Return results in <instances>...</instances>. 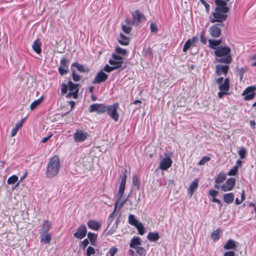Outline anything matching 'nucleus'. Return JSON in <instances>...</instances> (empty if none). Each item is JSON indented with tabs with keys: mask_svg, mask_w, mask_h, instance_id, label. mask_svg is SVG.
<instances>
[{
	"mask_svg": "<svg viewBox=\"0 0 256 256\" xmlns=\"http://www.w3.org/2000/svg\"><path fill=\"white\" fill-rule=\"evenodd\" d=\"M235 183L236 180L234 178H229L227 180L226 183H224L220 186V188L224 192L231 190L234 188Z\"/></svg>",
	"mask_w": 256,
	"mask_h": 256,
	"instance_id": "nucleus-14",
	"label": "nucleus"
},
{
	"mask_svg": "<svg viewBox=\"0 0 256 256\" xmlns=\"http://www.w3.org/2000/svg\"><path fill=\"white\" fill-rule=\"evenodd\" d=\"M24 119H22L19 122H17L16 124V126H14L15 128H17L18 130L22 126L23 122H24Z\"/></svg>",
	"mask_w": 256,
	"mask_h": 256,
	"instance_id": "nucleus-55",
	"label": "nucleus"
},
{
	"mask_svg": "<svg viewBox=\"0 0 256 256\" xmlns=\"http://www.w3.org/2000/svg\"><path fill=\"white\" fill-rule=\"evenodd\" d=\"M136 252L140 256H145L146 250L143 247H136Z\"/></svg>",
	"mask_w": 256,
	"mask_h": 256,
	"instance_id": "nucleus-43",
	"label": "nucleus"
},
{
	"mask_svg": "<svg viewBox=\"0 0 256 256\" xmlns=\"http://www.w3.org/2000/svg\"><path fill=\"white\" fill-rule=\"evenodd\" d=\"M150 30L152 32H156L158 30L157 26L154 23L150 24Z\"/></svg>",
	"mask_w": 256,
	"mask_h": 256,
	"instance_id": "nucleus-49",
	"label": "nucleus"
},
{
	"mask_svg": "<svg viewBox=\"0 0 256 256\" xmlns=\"http://www.w3.org/2000/svg\"><path fill=\"white\" fill-rule=\"evenodd\" d=\"M198 178L195 179L190 185L188 188V191L190 196H192L194 191L198 188Z\"/></svg>",
	"mask_w": 256,
	"mask_h": 256,
	"instance_id": "nucleus-22",
	"label": "nucleus"
},
{
	"mask_svg": "<svg viewBox=\"0 0 256 256\" xmlns=\"http://www.w3.org/2000/svg\"><path fill=\"white\" fill-rule=\"evenodd\" d=\"M246 154V151L244 148H241V160L244 158Z\"/></svg>",
	"mask_w": 256,
	"mask_h": 256,
	"instance_id": "nucleus-61",
	"label": "nucleus"
},
{
	"mask_svg": "<svg viewBox=\"0 0 256 256\" xmlns=\"http://www.w3.org/2000/svg\"><path fill=\"white\" fill-rule=\"evenodd\" d=\"M133 22H130L128 20H126V24H132L135 21H136V24L140 22V20L144 18V16L143 14L140 13V12L138 10H136L132 14Z\"/></svg>",
	"mask_w": 256,
	"mask_h": 256,
	"instance_id": "nucleus-18",
	"label": "nucleus"
},
{
	"mask_svg": "<svg viewBox=\"0 0 256 256\" xmlns=\"http://www.w3.org/2000/svg\"><path fill=\"white\" fill-rule=\"evenodd\" d=\"M226 174L224 172H220L215 179L214 188L219 189L221 186L220 184L223 182L226 179Z\"/></svg>",
	"mask_w": 256,
	"mask_h": 256,
	"instance_id": "nucleus-20",
	"label": "nucleus"
},
{
	"mask_svg": "<svg viewBox=\"0 0 256 256\" xmlns=\"http://www.w3.org/2000/svg\"><path fill=\"white\" fill-rule=\"evenodd\" d=\"M215 3L216 6L214 12L212 13L210 21L212 23L218 22V24H222L227 18L229 8L224 6V3L219 0H215Z\"/></svg>",
	"mask_w": 256,
	"mask_h": 256,
	"instance_id": "nucleus-1",
	"label": "nucleus"
},
{
	"mask_svg": "<svg viewBox=\"0 0 256 256\" xmlns=\"http://www.w3.org/2000/svg\"><path fill=\"white\" fill-rule=\"evenodd\" d=\"M128 223L133 226H136V224L139 222L135 218L134 215L132 214H130L128 216Z\"/></svg>",
	"mask_w": 256,
	"mask_h": 256,
	"instance_id": "nucleus-32",
	"label": "nucleus"
},
{
	"mask_svg": "<svg viewBox=\"0 0 256 256\" xmlns=\"http://www.w3.org/2000/svg\"><path fill=\"white\" fill-rule=\"evenodd\" d=\"M118 202H114V211L112 212L110 214V215L109 216V218H112L114 216V214L116 212V210L118 208Z\"/></svg>",
	"mask_w": 256,
	"mask_h": 256,
	"instance_id": "nucleus-50",
	"label": "nucleus"
},
{
	"mask_svg": "<svg viewBox=\"0 0 256 256\" xmlns=\"http://www.w3.org/2000/svg\"><path fill=\"white\" fill-rule=\"evenodd\" d=\"M70 60L66 58H62L60 61V66L58 68L59 73L61 76L68 74L69 72L68 65Z\"/></svg>",
	"mask_w": 256,
	"mask_h": 256,
	"instance_id": "nucleus-9",
	"label": "nucleus"
},
{
	"mask_svg": "<svg viewBox=\"0 0 256 256\" xmlns=\"http://www.w3.org/2000/svg\"><path fill=\"white\" fill-rule=\"evenodd\" d=\"M234 194L232 192L228 193L224 196V200L227 204H230L234 200Z\"/></svg>",
	"mask_w": 256,
	"mask_h": 256,
	"instance_id": "nucleus-28",
	"label": "nucleus"
},
{
	"mask_svg": "<svg viewBox=\"0 0 256 256\" xmlns=\"http://www.w3.org/2000/svg\"><path fill=\"white\" fill-rule=\"evenodd\" d=\"M201 3L204 6L207 12H209L210 10V6L204 0H200Z\"/></svg>",
	"mask_w": 256,
	"mask_h": 256,
	"instance_id": "nucleus-52",
	"label": "nucleus"
},
{
	"mask_svg": "<svg viewBox=\"0 0 256 256\" xmlns=\"http://www.w3.org/2000/svg\"><path fill=\"white\" fill-rule=\"evenodd\" d=\"M106 105L104 104H93L90 106L89 112H96L98 114H104L106 112Z\"/></svg>",
	"mask_w": 256,
	"mask_h": 256,
	"instance_id": "nucleus-8",
	"label": "nucleus"
},
{
	"mask_svg": "<svg viewBox=\"0 0 256 256\" xmlns=\"http://www.w3.org/2000/svg\"><path fill=\"white\" fill-rule=\"evenodd\" d=\"M124 58L116 54H112V59H110L108 61L110 65H114L116 66L117 69L121 67L123 64Z\"/></svg>",
	"mask_w": 256,
	"mask_h": 256,
	"instance_id": "nucleus-12",
	"label": "nucleus"
},
{
	"mask_svg": "<svg viewBox=\"0 0 256 256\" xmlns=\"http://www.w3.org/2000/svg\"><path fill=\"white\" fill-rule=\"evenodd\" d=\"M86 252L90 254H94L95 253V250L93 247L89 246L87 248Z\"/></svg>",
	"mask_w": 256,
	"mask_h": 256,
	"instance_id": "nucleus-54",
	"label": "nucleus"
},
{
	"mask_svg": "<svg viewBox=\"0 0 256 256\" xmlns=\"http://www.w3.org/2000/svg\"><path fill=\"white\" fill-rule=\"evenodd\" d=\"M72 79L74 82H78L80 79V76L78 74H76L74 71L72 72Z\"/></svg>",
	"mask_w": 256,
	"mask_h": 256,
	"instance_id": "nucleus-51",
	"label": "nucleus"
},
{
	"mask_svg": "<svg viewBox=\"0 0 256 256\" xmlns=\"http://www.w3.org/2000/svg\"><path fill=\"white\" fill-rule=\"evenodd\" d=\"M212 201L213 202H216V203L218 204L220 206V207L222 206V204L221 202L218 199L214 198L212 199Z\"/></svg>",
	"mask_w": 256,
	"mask_h": 256,
	"instance_id": "nucleus-59",
	"label": "nucleus"
},
{
	"mask_svg": "<svg viewBox=\"0 0 256 256\" xmlns=\"http://www.w3.org/2000/svg\"><path fill=\"white\" fill-rule=\"evenodd\" d=\"M147 238L150 242H156L160 238L158 232H150L147 236Z\"/></svg>",
	"mask_w": 256,
	"mask_h": 256,
	"instance_id": "nucleus-27",
	"label": "nucleus"
},
{
	"mask_svg": "<svg viewBox=\"0 0 256 256\" xmlns=\"http://www.w3.org/2000/svg\"><path fill=\"white\" fill-rule=\"evenodd\" d=\"M209 46L212 49H214L216 50L218 47V45L216 42V40L214 39H210L208 40Z\"/></svg>",
	"mask_w": 256,
	"mask_h": 256,
	"instance_id": "nucleus-37",
	"label": "nucleus"
},
{
	"mask_svg": "<svg viewBox=\"0 0 256 256\" xmlns=\"http://www.w3.org/2000/svg\"><path fill=\"white\" fill-rule=\"evenodd\" d=\"M220 230L218 229L213 232L211 234V238L214 240H217L220 238Z\"/></svg>",
	"mask_w": 256,
	"mask_h": 256,
	"instance_id": "nucleus-39",
	"label": "nucleus"
},
{
	"mask_svg": "<svg viewBox=\"0 0 256 256\" xmlns=\"http://www.w3.org/2000/svg\"><path fill=\"white\" fill-rule=\"evenodd\" d=\"M256 86H250L248 87L242 92L244 99L246 100H251L256 96Z\"/></svg>",
	"mask_w": 256,
	"mask_h": 256,
	"instance_id": "nucleus-10",
	"label": "nucleus"
},
{
	"mask_svg": "<svg viewBox=\"0 0 256 256\" xmlns=\"http://www.w3.org/2000/svg\"><path fill=\"white\" fill-rule=\"evenodd\" d=\"M18 131V130L17 128H14L12 130L11 133H10V136L13 137V136H15L16 134Z\"/></svg>",
	"mask_w": 256,
	"mask_h": 256,
	"instance_id": "nucleus-60",
	"label": "nucleus"
},
{
	"mask_svg": "<svg viewBox=\"0 0 256 256\" xmlns=\"http://www.w3.org/2000/svg\"><path fill=\"white\" fill-rule=\"evenodd\" d=\"M40 242L44 244H49L52 240V236L50 233L40 234Z\"/></svg>",
	"mask_w": 256,
	"mask_h": 256,
	"instance_id": "nucleus-21",
	"label": "nucleus"
},
{
	"mask_svg": "<svg viewBox=\"0 0 256 256\" xmlns=\"http://www.w3.org/2000/svg\"><path fill=\"white\" fill-rule=\"evenodd\" d=\"M236 247L235 242L232 240H229L226 244L223 246L224 250H231L234 249Z\"/></svg>",
	"mask_w": 256,
	"mask_h": 256,
	"instance_id": "nucleus-30",
	"label": "nucleus"
},
{
	"mask_svg": "<svg viewBox=\"0 0 256 256\" xmlns=\"http://www.w3.org/2000/svg\"><path fill=\"white\" fill-rule=\"evenodd\" d=\"M118 252V248L116 246H112L111 248L108 252V254H110V256H114V254L117 252Z\"/></svg>",
	"mask_w": 256,
	"mask_h": 256,
	"instance_id": "nucleus-47",
	"label": "nucleus"
},
{
	"mask_svg": "<svg viewBox=\"0 0 256 256\" xmlns=\"http://www.w3.org/2000/svg\"><path fill=\"white\" fill-rule=\"evenodd\" d=\"M88 244L89 242L88 240L86 238L80 242V246L83 249H84L88 246Z\"/></svg>",
	"mask_w": 256,
	"mask_h": 256,
	"instance_id": "nucleus-48",
	"label": "nucleus"
},
{
	"mask_svg": "<svg viewBox=\"0 0 256 256\" xmlns=\"http://www.w3.org/2000/svg\"><path fill=\"white\" fill-rule=\"evenodd\" d=\"M108 78V75L103 72L102 70L100 71L92 82V84H96L104 82Z\"/></svg>",
	"mask_w": 256,
	"mask_h": 256,
	"instance_id": "nucleus-16",
	"label": "nucleus"
},
{
	"mask_svg": "<svg viewBox=\"0 0 256 256\" xmlns=\"http://www.w3.org/2000/svg\"><path fill=\"white\" fill-rule=\"evenodd\" d=\"M122 30L126 34H130L132 31V28L126 25H122Z\"/></svg>",
	"mask_w": 256,
	"mask_h": 256,
	"instance_id": "nucleus-45",
	"label": "nucleus"
},
{
	"mask_svg": "<svg viewBox=\"0 0 256 256\" xmlns=\"http://www.w3.org/2000/svg\"><path fill=\"white\" fill-rule=\"evenodd\" d=\"M118 102H114L111 105H106V112L110 117L115 122H117L119 118V114L118 110L119 108Z\"/></svg>",
	"mask_w": 256,
	"mask_h": 256,
	"instance_id": "nucleus-6",
	"label": "nucleus"
},
{
	"mask_svg": "<svg viewBox=\"0 0 256 256\" xmlns=\"http://www.w3.org/2000/svg\"><path fill=\"white\" fill-rule=\"evenodd\" d=\"M88 136V132L80 130H77L74 134V140L76 142H82L86 139Z\"/></svg>",
	"mask_w": 256,
	"mask_h": 256,
	"instance_id": "nucleus-13",
	"label": "nucleus"
},
{
	"mask_svg": "<svg viewBox=\"0 0 256 256\" xmlns=\"http://www.w3.org/2000/svg\"><path fill=\"white\" fill-rule=\"evenodd\" d=\"M216 84H218L220 92L218 94L220 98H222L224 96L229 95L228 92L230 86L229 78H226L224 80V78L220 76L215 80Z\"/></svg>",
	"mask_w": 256,
	"mask_h": 256,
	"instance_id": "nucleus-5",
	"label": "nucleus"
},
{
	"mask_svg": "<svg viewBox=\"0 0 256 256\" xmlns=\"http://www.w3.org/2000/svg\"><path fill=\"white\" fill-rule=\"evenodd\" d=\"M209 194L212 198H216V196L218 194V192L214 190H209Z\"/></svg>",
	"mask_w": 256,
	"mask_h": 256,
	"instance_id": "nucleus-53",
	"label": "nucleus"
},
{
	"mask_svg": "<svg viewBox=\"0 0 256 256\" xmlns=\"http://www.w3.org/2000/svg\"><path fill=\"white\" fill-rule=\"evenodd\" d=\"M172 161L170 158L166 157L163 158L160 164V168L162 170H167L172 165Z\"/></svg>",
	"mask_w": 256,
	"mask_h": 256,
	"instance_id": "nucleus-19",
	"label": "nucleus"
},
{
	"mask_svg": "<svg viewBox=\"0 0 256 256\" xmlns=\"http://www.w3.org/2000/svg\"><path fill=\"white\" fill-rule=\"evenodd\" d=\"M126 170H124L123 172L122 176H120L121 182L120 183V186L118 190V198L116 202H118V204L119 202L120 201L124 192L126 180Z\"/></svg>",
	"mask_w": 256,
	"mask_h": 256,
	"instance_id": "nucleus-7",
	"label": "nucleus"
},
{
	"mask_svg": "<svg viewBox=\"0 0 256 256\" xmlns=\"http://www.w3.org/2000/svg\"><path fill=\"white\" fill-rule=\"evenodd\" d=\"M116 54H120L122 56H126L128 54V52L126 50L121 48L120 46H118L115 49Z\"/></svg>",
	"mask_w": 256,
	"mask_h": 256,
	"instance_id": "nucleus-38",
	"label": "nucleus"
},
{
	"mask_svg": "<svg viewBox=\"0 0 256 256\" xmlns=\"http://www.w3.org/2000/svg\"><path fill=\"white\" fill-rule=\"evenodd\" d=\"M72 66L76 67L81 72H89L88 68H85L84 66L78 62L73 63Z\"/></svg>",
	"mask_w": 256,
	"mask_h": 256,
	"instance_id": "nucleus-29",
	"label": "nucleus"
},
{
	"mask_svg": "<svg viewBox=\"0 0 256 256\" xmlns=\"http://www.w3.org/2000/svg\"><path fill=\"white\" fill-rule=\"evenodd\" d=\"M216 74L217 76H220L222 75L226 76L229 70V66L228 65L218 64L216 66Z\"/></svg>",
	"mask_w": 256,
	"mask_h": 256,
	"instance_id": "nucleus-17",
	"label": "nucleus"
},
{
	"mask_svg": "<svg viewBox=\"0 0 256 256\" xmlns=\"http://www.w3.org/2000/svg\"><path fill=\"white\" fill-rule=\"evenodd\" d=\"M140 244V240L139 238H134L130 242V246L132 248H136V246Z\"/></svg>",
	"mask_w": 256,
	"mask_h": 256,
	"instance_id": "nucleus-31",
	"label": "nucleus"
},
{
	"mask_svg": "<svg viewBox=\"0 0 256 256\" xmlns=\"http://www.w3.org/2000/svg\"><path fill=\"white\" fill-rule=\"evenodd\" d=\"M112 66H110L108 64H106L103 69L104 70L107 72H110L115 70H116V66H115L114 65H111Z\"/></svg>",
	"mask_w": 256,
	"mask_h": 256,
	"instance_id": "nucleus-42",
	"label": "nucleus"
},
{
	"mask_svg": "<svg viewBox=\"0 0 256 256\" xmlns=\"http://www.w3.org/2000/svg\"><path fill=\"white\" fill-rule=\"evenodd\" d=\"M235 256V254L232 251L226 252L224 254V256Z\"/></svg>",
	"mask_w": 256,
	"mask_h": 256,
	"instance_id": "nucleus-63",
	"label": "nucleus"
},
{
	"mask_svg": "<svg viewBox=\"0 0 256 256\" xmlns=\"http://www.w3.org/2000/svg\"><path fill=\"white\" fill-rule=\"evenodd\" d=\"M52 227V223L48 220H46L43 222L42 228L40 230V234L48 233V232Z\"/></svg>",
	"mask_w": 256,
	"mask_h": 256,
	"instance_id": "nucleus-23",
	"label": "nucleus"
},
{
	"mask_svg": "<svg viewBox=\"0 0 256 256\" xmlns=\"http://www.w3.org/2000/svg\"><path fill=\"white\" fill-rule=\"evenodd\" d=\"M42 100L43 97L41 96L38 100L33 102L30 106V110H34L37 106H38L42 102Z\"/></svg>",
	"mask_w": 256,
	"mask_h": 256,
	"instance_id": "nucleus-33",
	"label": "nucleus"
},
{
	"mask_svg": "<svg viewBox=\"0 0 256 256\" xmlns=\"http://www.w3.org/2000/svg\"><path fill=\"white\" fill-rule=\"evenodd\" d=\"M152 51L150 48H147L145 52V56H146L150 57L152 56Z\"/></svg>",
	"mask_w": 256,
	"mask_h": 256,
	"instance_id": "nucleus-57",
	"label": "nucleus"
},
{
	"mask_svg": "<svg viewBox=\"0 0 256 256\" xmlns=\"http://www.w3.org/2000/svg\"><path fill=\"white\" fill-rule=\"evenodd\" d=\"M60 168V161L59 157L54 155L52 157L48 162L46 170V176L48 178H52L57 175Z\"/></svg>",
	"mask_w": 256,
	"mask_h": 256,
	"instance_id": "nucleus-4",
	"label": "nucleus"
},
{
	"mask_svg": "<svg viewBox=\"0 0 256 256\" xmlns=\"http://www.w3.org/2000/svg\"><path fill=\"white\" fill-rule=\"evenodd\" d=\"M27 175L28 172H26L20 178L19 182L16 184V186H18L20 184V183L26 177Z\"/></svg>",
	"mask_w": 256,
	"mask_h": 256,
	"instance_id": "nucleus-58",
	"label": "nucleus"
},
{
	"mask_svg": "<svg viewBox=\"0 0 256 256\" xmlns=\"http://www.w3.org/2000/svg\"><path fill=\"white\" fill-rule=\"evenodd\" d=\"M204 34H205V32L203 30L202 32V33H201L200 36V40L202 44H206V42H207V40L205 38Z\"/></svg>",
	"mask_w": 256,
	"mask_h": 256,
	"instance_id": "nucleus-46",
	"label": "nucleus"
},
{
	"mask_svg": "<svg viewBox=\"0 0 256 256\" xmlns=\"http://www.w3.org/2000/svg\"><path fill=\"white\" fill-rule=\"evenodd\" d=\"M126 202V200H122L120 202V201L119 202L118 205V210H120L123 207V206L124 204Z\"/></svg>",
	"mask_w": 256,
	"mask_h": 256,
	"instance_id": "nucleus-62",
	"label": "nucleus"
},
{
	"mask_svg": "<svg viewBox=\"0 0 256 256\" xmlns=\"http://www.w3.org/2000/svg\"><path fill=\"white\" fill-rule=\"evenodd\" d=\"M86 232L87 229L86 226L84 224H82L78 228L76 232L74 233V236L76 238L81 240L86 236Z\"/></svg>",
	"mask_w": 256,
	"mask_h": 256,
	"instance_id": "nucleus-15",
	"label": "nucleus"
},
{
	"mask_svg": "<svg viewBox=\"0 0 256 256\" xmlns=\"http://www.w3.org/2000/svg\"><path fill=\"white\" fill-rule=\"evenodd\" d=\"M138 230V232L140 235H143L144 234V228L142 224L139 222L136 226H135Z\"/></svg>",
	"mask_w": 256,
	"mask_h": 256,
	"instance_id": "nucleus-36",
	"label": "nucleus"
},
{
	"mask_svg": "<svg viewBox=\"0 0 256 256\" xmlns=\"http://www.w3.org/2000/svg\"><path fill=\"white\" fill-rule=\"evenodd\" d=\"M42 42L38 38L34 41V44L32 46L33 50L38 54H40L42 52L41 49Z\"/></svg>",
	"mask_w": 256,
	"mask_h": 256,
	"instance_id": "nucleus-25",
	"label": "nucleus"
},
{
	"mask_svg": "<svg viewBox=\"0 0 256 256\" xmlns=\"http://www.w3.org/2000/svg\"><path fill=\"white\" fill-rule=\"evenodd\" d=\"M231 49L230 47L220 46L214 50V54L216 56V61L220 63L229 64L232 61V57L230 54Z\"/></svg>",
	"mask_w": 256,
	"mask_h": 256,
	"instance_id": "nucleus-2",
	"label": "nucleus"
},
{
	"mask_svg": "<svg viewBox=\"0 0 256 256\" xmlns=\"http://www.w3.org/2000/svg\"><path fill=\"white\" fill-rule=\"evenodd\" d=\"M238 171V166H234L232 169H231L226 175L228 176H235Z\"/></svg>",
	"mask_w": 256,
	"mask_h": 256,
	"instance_id": "nucleus-44",
	"label": "nucleus"
},
{
	"mask_svg": "<svg viewBox=\"0 0 256 256\" xmlns=\"http://www.w3.org/2000/svg\"><path fill=\"white\" fill-rule=\"evenodd\" d=\"M52 136V135H50L49 136H46V137H44V138L42 140H41V142H42V143H45Z\"/></svg>",
	"mask_w": 256,
	"mask_h": 256,
	"instance_id": "nucleus-64",
	"label": "nucleus"
},
{
	"mask_svg": "<svg viewBox=\"0 0 256 256\" xmlns=\"http://www.w3.org/2000/svg\"><path fill=\"white\" fill-rule=\"evenodd\" d=\"M78 85L69 81L68 84L62 83L61 85V94H66V97L67 98H73L76 99L78 98L79 91Z\"/></svg>",
	"mask_w": 256,
	"mask_h": 256,
	"instance_id": "nucleus-3",
	"label": "nucleus"
},
{
	"mask_svg": "<svg viewBox=\"0 0 256 256\" xmlns=\"http://www.w3.org/2000/svg\"><path fill=\"white\" fill-rule=\"evenodd\" d=\"M88 237L92 244L94 245V243L96 242L97 239V235L94 233L89 232L88 234Z\"/></svg>",
	"mask_w": 256,
	"mask_h": 256,
	"instance_id": "nucleus-34",
	"label": "nucleus"
},
{
	"mask_svg": "<svg viewBox=\"0 0 256 256\" xmlns=\"http://www.w3.org/2000/svg\"><path fill=\"white\" fill-rule=\"evenodd\" d=\"M223 26V24H216L212 25L209 30L210 35L213 38H218L221 34L220 27Z\"/></svg>",
	"mask_w": 256,
	"mask_h": 256,
	"instance_id": "nucleus-11",
	"label": "nucleus"
},
{
	"mask_svg": "<svg viewBox=\"0 0 256 256\" xmlns=\"http://www.w3.org/2000/svg\"><path fill=\"white\" fill-rule=\"evenodd\" d=\"M192 44V40L190 39L188 40L184 43V46H183V52H186L190 48Z\"/></svg>",
	"mask_w": 256,
	"mask_h": 256,
	"instance_id": "nucleus-40",
	"label": "nucleus"
},
{
	"mask_svg": "<svg viewBox=\"0 0 256 256\" xmlns=\"http://www.w3.org/2000/svg\"><path fill=\"white\" fill-rule=\"evenodd\" d=\"M118 42L121 45L128 46L130 44V39L129 37L126 36L124 34L120 33Z\"/></svg>",
	"mask_w": 256,
	"mask_h": 256,
	"instance_id": "nucleus-26",
	"label": "nucleus"
},
{
	"mask_svg": "<svg viewBox=\"0 0 256 256\" xmlns=\"http://www.w3.org/2000/svg\"><path fill=\"white\" fill-rule=\"evenodd\" d=\"M132 182L134 185L139 186V180L136 176H133Z\"/></svg>",
	"mask_w": 256,
	"mask_h": 256,
	"instance_id": "nucleus-56",
	"label": "nucleus"
},
{
	"mask_svg": "<svg viewBox=\"0 0 256 256\" xmlns=\"http://www.w3.org/2000/svg\"><path fill=\"white\" fill-rule=\"evenodd\" d=\"M87 224L90 229L95 230H98L100 227V224L98 222L92 220H89Z\"/></svg>",
	"mask_w": 256,
	"mask_h": 256,
	"instance_id": "nucleus-24",
	"label": "nucleus"
},
{
	"mask_svg": "<svg viewBox=\"0 0 256 256\" xmlns=\"http://www.w3.org/2000/svg\"><path fill=\"white\" fill-rule=\"evenodd\" d=\"M18 178L17 176L14 174L9 177L7 180V183L8 184H12L16 183L18 180Z\"/></svg>",
	"mask_w": 256,
	"mask_h": 256,
	"instance_id": "nucleus-35",
	"label": "nucleus"
},
{
	"mask_svg": "<svg viewBox=\"0 0 256 256\" xmlns=\"http://www.w3.org/2000/svg\"><path fill=\"white\" fill-rule=\"evenodd\" d=\"M210 160V158L208 156H204L198 162V165H204L206 162Z\"/></svg>",
	"mask_w": 256,
	"mask_h": 256,
	"instance_id": "nucleus-41",
	"label": "nucleus"
}]
</instances>
